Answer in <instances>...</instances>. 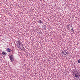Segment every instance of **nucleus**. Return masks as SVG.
<instances>
[{"label":"nucleus","instance_id":"nucleus-3","mask_svg":"<svg viewBox=\"0 0 80 80\" xmlns=\"http://www.w3.org/2000/svg\"><path fill=\"white\" fill-rule=\"evenodd\" d=\"M19 48H20V49H21V50H23L24 49V47L23 46V44L22 43L19 44L18 46Z\"/></svg>","mask_w":80,"mask_h":80},{"label":"nucleus","instance_id":"nucleus-11","mask_svg":"<svg viewBox=\"0 0 80 80\" xmlns=\"http://www.w3.org/2000/svg\"><path fill=\"white\" fill-rule=\"evenodd\" d=\"M71 30H72V31L73 32H74V30H73V28H72L71 29Z\"/></svg>","mask_w":80,"mask_h":80},{"label":"nucleus","instance_id":"nucleus-2","mask_svg":"<svg viewBox=\"0 0 80 80\" xmlns=\"http://www.w3.org/2000/svg\"><path fill=\"white\" fill-rule=\"evenodd\" d=\"M9 57L10 58V60L11 62H13V61L15 60V58H14V57H13L12 55H9Z\"/></svg>","mask_w":80,"mask_h":80},{"label":"nucleus","instance_id":"nucleus-4","mask_svg":"<svg viewBox=\"0 0 80 80\" xmlns=\"http://www.w3.org/2000/svg\"><path fill=\"white\" fill-rule=\"evenodd\" d=\"M7 52H12L13 53V50H12L8 48L6 49Z\"/></svg>","mask_w":80,"mask_h":80},{"label":"nucleus","instance_id":"nucleus-9","mask_svg":"<svg viewBox=\"0 0 80 80\" xmlns=\"http://www.w3.org/2000/svg\"><path fill=\"white\" fill-rule=\"evenodd\" d=\"M18 43L19 44H20L21 42H20V40H19V41H18Z\"/></svg>","mask_w":80,"mask_h":80},{"label":"nucleus","instance_id":"nucleus-6","mask_svg":"<svg viewBox=\"0 0 80 80\" xmlns=\"http://www.w3.org/2000/svg\"><path fill=\"white\" fill-rule=\"evenodd\" d=\"M2 54L3 55L5 56L6 55H7V52H2Z\"/></svg>","mask_w":80,"mask_h":80},{"label":"nucleus","instance_id":"nucleus-1","mask_svg":"<svg viewBox=\"0 0 80 80\" xmlns=\"http://www.w3.org/2000/svg\"><path fill=\"white\" fill-rule=\"evenodd\" d=\"M78 71H75L72 72V75L74 77H78L80 79V72H78Z\"/></svg>","mask_w":80,"mask_h":80},{"label":"nucleus","instance_id":"nucleus-5","mask_svg":"<svg viewBox=\"0 0 80 80\" xmlns=\"http://www.w3.org/2000/svg\"><path fill=\"white\" fill-rule=\"evenodd\" d=\"M66 52V51L64 50L63 51H62L61 53L62 55H65V53Z\"/></svg>","mask_w":80,"mask_h":80},{"label":"nucleus","instance_id":"nucleus-8","mask_svg":"<svg viewBox=\"0 0 80 80\" xmlns=\"http://www.w3.org/2000/svg\"><path fill=\"white\" fill-rule=\"evenodd\" d=\"M65 52V55H66L65 56L67 57V55H68V53H67V52H66V51Z\"/></svg>","mask_w":80,"mask_h":80},{"label":"nucleus","instance_id":"nucleus-7","mask_svg":"<svg viewBox=\"0 0 80 80\" xmlns=\"http://www.w3.org/2000/svg\"><path fill=\"white\" fill-rule=\"evenodd\" d=\"M38 23H43V21H42L41 20H39L38 21Z\"/></svg>","mask_w":80,"mask_h":80},{"label":"nucleus","instance_id":"nucleus-10","mask_svg":"<svg viewBox=\"0 0 80 80\" xmlns=\"http://www.w3.org/2000/svg\"><path fill=\"white\" fill-rule=\"evenodd\" d=\"M78 63H80V59H79V60H78Z\"/></svg>","mask_w":80,"mask_h":80}]
</instances>
